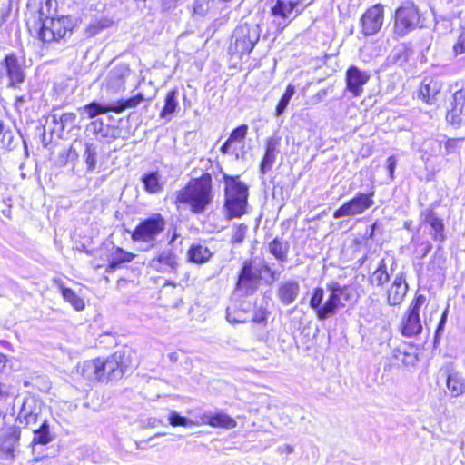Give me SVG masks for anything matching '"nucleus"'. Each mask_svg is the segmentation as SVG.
Returning a JSON list of instances; mask_svg holds the SVG:
<instances>
[{
    "instance_id": "1",
    "label": "nucleus",
    "mask_w": 465,
    "mask_h": 465,
    "mask_svg": "<svg viewBox=\"0 0 465 465\" xmlns=\"http://www.w3.org/2000/svg\"><path fill=\"white\" fill-rule=\"evenodd\" d=\"M135 351L124 346L107 357L86 360L77 366V372L88 382L114 383L122 380L134 365Z\"/></svg>"
},
{
    "instance_id": "2",
    "label": "nucleus",
    "mask_w": 465,
    "mask_h": 465,
    "mask_svg": "<svg viewBox=\"0 0 465 465\" xmlns=\"http://www.w3.org/2000/svg\"><path fill=\"white\" fill-rule=\"evenodd\" d=\"M326 288L329 296L324 302L325 293L322 287L313 289L310 299V307L320 320L333 316L339 308L345 306L346 302L351 303L357 300L356 291L351 285H341L337 282H330Z\"/></svg>"
},
{
    "instance_id": "3",
    "label": "nucleus",
    "mask_w": 465,
    "mask_h": 465,
    "mask_svg": "<svg viewBox=\"0 0 465 465\" xmlns=\"http://www.w3.org/2000/svg\"><path fill=\"white\" fill-rule=\"evenodd\" d=\"M282 271L283 267L282 269H272L262 258L248 259L243 262L239 272L234 292L242 297L252 295L258 290L263 279L262 274L268 275L265 282L272 284L279 280Z\"/></svg>"
},
{
    "instance_id": "4",
    "label": "nucleus",
    "mask_w": 465,
    "mask_h": 465,
    "mask_svg": "<svg viewBox=\"0 0 465 465\" xmlns=\"http://www.w3.org/2000/svg\"><path fill=\"white\" fill-rule=\"evenodd\" d=\"M213 199L212 176L205 173L197 179L191 180L186 186L176 193L175 204L186 205L193 213H202Z\"/></svg>"
},
{
    "instance_id": "5",
    "label": "nucleus",
    "mask_w": 465,
    "mask_h": 465,
    "mask_svg": "<svg viewBox=\"0 0 465 465\" xmlns=\"http://www.w3.org/2000/svg\"><path fill=\"white\" fill-rule=\"evenodd\" d=\"M225 217L228 220L241 218L247 213L249 187L239 176L223 174Z\"/></svg>"
},
{
    "instance_id": "6",
    "label": "nucleus",
    "mask_w": 465,
    "mask_h": 465,
    "mask_svg": "<svg viewBox=\"0 0 465 465\" xmlns=\"http://www.w3.org/2000/svg\"><path fill=\"white\" fill-rule=\"evenodd\" d=\"M262 29L257 23L243 22L232 32L229 54L242 58L248 55L260 40Z\"/></svg>"
},
{
    "instance_id": "7",
    "label": "nucleus",
    "mask_w": 465,
    "mask_h": 465,
    "mask_svg": "<svg viewBox=\"0 0 465 465\" xmlns=\"http://www.w3.org/2000/svg\"><path fill=\"white\" fill-rule=\"evenodd\" d=\"M423 27L421 15L413 2H405L395 11L393 34L404 37L417 28Z\"/></svg>"
},
{
    "instance_id": "8",
    "label": "nucleus",
    "mask_w": 465,
    "mask_h": 465,
    "mask_svg": "<svg viewBox=\"0 0 465 465\" xmlns=\"http://www.w3.org/2000/svg\"><path fill=\"white\" fill-rule=\"evenodd\" d=\"M303 10L302 0H275L270 6L272 25L282 32Z\"/></svg>"
},
{
    "instance_id": "9",
    "label": "nucleus",
    "mask_w": 465,
    "mask_h": 465,
    "mask_svg": "<svg viewBox=\"0 0 465 465\" xmlns=\"http://www.w3.org/2000/svg\"><path fill=\"white\" fill-rule=\"evenodd\" d=\"M166 222L161 213H153L142 220L131 233L134 242L150 243L153 246L156 238L164 231Z\"/></svg>"
},
{
    "instance_id": "10",
    "label": "nucleus",
    "mask_w": 465,
    "mask_h": 465,
    "mask_svg": "<svg viewBox=\"0 0 465 465\" xmlns=\"http://www.w3.org/2000/svg\"><path fill=\"white\" fill-rule=\"evenodd\" d=\"M74 28L70 16L46 17L38 31V37L44 43L59 42Z\"/></svg>"
},
{
    "instance_id": "11",
    "label": "nucleus",
    "mask_w": 465,
    "mask_h": 465,
    "mask_svg": "<svg viewBox=\"0 0 465 465\" xmlns=\"http://www.w3.org/2000/svg\"><path fill=\"white\" fill-rule=\"evenodd\" d=\"M375 191L371 189L368 193L358 192L353 198L345 202L333 213V218L340 219L346 216L362 214L374 205Z\"/></svg>"
},
{
    "instance_id": "12",
    "label": "nucleus",
    "mask_w": 465,
    "mask_h": 465,
    "mask_svg": "<svg viewBox=\"0 0 465 465\" xmlns=\"http://www.w3.org/2000/svg\"><path fill=\"white\" fill-rule=\"evenodd\" d=\"M4 77L7 79L6 86L12 89L20 88L25 82V70L15 53L6 54L0 62V79Z\"/></svg>"
},
{
    "instance_id": "13",
    "label": "nucleus",
    "mask_w": 465,
    "mask_h": 465,
    "mask_svg": "<svg viewBox=\"0 0 465 465\" xmlns=\"http://www.w3.org/2000/svg\"><path fill=\"white\" fill-rule=\"evenodd\" d=\"M384 22V6L376 4L368 8L360 19L361 32L365 36L376 35L382 27Z\"/></svg>"
},
{
    "instance_id": "14",
    "label": "nucleus",
    "mask_w": 465,
    "mask_h": 465,
    "mask_svg": "<svg viewBox=\"0 0 465 465\" xmlns=\"http://www.w3.org/2000/svg\"><path fill=\"white\" fill-rule=\"evenodd\" d=\"M439 373L445 378L446 387L452 397H460L465 393V377L454 364L442 365Z\"/></svg>"
},
{
    "instance_id": "15",
    "label": "nucleus",
    "mask_w": 465,
    "mask_h": 465,
    "mask_svg": "<svg viewBox=\"0 0 465 465\" xmlns=\"http://www.w3.org/2000/svg\"><path fill=\"white\" fill-rule=\"evenodd\" d=\"M369 80L370 74L367 71H363L356 65H351L345 74L346 90L353 97H359L363 93V86Z\"/></svg>"
},
{
    "instance_id": "16",
    "label": "nucleus",
    "mask_w": 465,
    "mask_h": 465,
    "mask_svg": "<svg viewBox=\"0 0 465 465\" xmlns=\"http://www.w3.org/2000/svg\"><path fill=\"white\" fill-rule=\"evenodd\" d=\"M149 266L161 273H175L178 268L177 255L172 249H164L150 260Z\"/></svg>"
},
{
    "instance_id": "17",
    "label": "nucleus",
    "mask_w": 465,
    "mask_h": 465,
    "mask_svg": "<svg viewBox=\"0 0 465 465\" xmlns=\"http://www.w3.org/2000/svg\"><path fill=\"white\" fill-rule=\"evenodd\" d=\"M451 107L448 110L446 120L454 126L465 122V91L459 90L453 94Z\"/></svg>"
},
{
    "instance_id": "18",
    "label": "nucleus",
    "mask_w": 465,
    "mask_h": 465,
    "mask_svg": "<svg viewBox=\"0 0 465 465\" xmlns=\"http://www.w3.org/2000/svg\"><path fill=\"white\" fill-rule=\"evenodd\" d=\"M391 358L398 366H413L418 361L417 348L411 343L401 342L392 350Z\"/></svg>"
},
{
    "instance_id": "19",
    "label": "nucleus",
    "mask_w": 465,
    "mask_h": 465,
    "mask_svg": "<svg viewBox=\"0 0 465 465\" xmlns=\"http://www.w3.org/2000/svg\"><path fill=\"white\" fill-rule=\"evenodd\" d=\"M129 74L130 69L124 64L113 68L105 79L104 86L106 90L112 93H117L124 90L126 78Z\"/></svg>"
},
{
    "instance_id": "20",
    "label": "nucleus",
    "mask_w": 465,
    "mask_h": 465,
    "mask_svg": "<svg viewBox=\"0 0 465 465\" xmlns=\"http://www.w3.org/2000/svg\"><path fill=\"white\" fill-rule=\"evenodd\" d=\"M300 283L295 279H288L279 283L277 297L285 305L292 303L300 293Z\"/></svg>"
},
{
    "instance_id": "21",
    "label": "nucleus",
    "mask_w": 465,
    "mask_h": 465,
    "mask_svg": "<svg viewBox=\"0 0 465 465\" xmlns=\"http://www.w3.org/2000/svg\"><path fill=\"white\" fill-rule=\"evenodd\" d=\"M21 430L17 426H12L0 437V452L10 458L15 456V449L19 442Z\"/></svg>"
},
{
    "instance_id": "22",
    "label": "nucleus",
    "mask_w": 465,
    "mask_h": 465,
    "mask_svg": "<svg viewBox=\"0 0 465 465\" xmlns=\"http://www.w3.org/2000/svg\"><path fill=\"white\" fill-rule=\"evenodd\" d=\"M280 143L281 138L277 136H272L266 140L265 153L260 164L262 173L264 174L272 169L279 153Z\"/></svg>"
},
{
    "instance_id": "23",
    "label": "nucleus",
    "mask_w": 465,
    "mask_h": 465,
    "mask_svg": "<svg viewBox=\"0 0 465 465\" xmlns=\"http://www.w3.org/2000/svg\"><path fill=\"white\" fill-rule=\"evenodd\" d=\"M202 423L213 428L226 430L234 429L237 426V421L232 417L222 411L204 415L202 418Z\"/></svg>"
},
{
    "instance_id": "24",
    "label": "nucleus",
    "mask_w": 465,
    "mask_h": 465,
    "mask_svg": "<svg viewBox=\"0 0 465 465\" xmlns=\"http://www.w3.org/2000/svg\"><path fill=\"white\" fill-rule=\"evenodd\" d=\"M408 290L404 277L397 275L388 290V302L391 305H397L401 302Z\"/></svg>"
},
{
    "instance_id": "25",
    "label": "nucleus",
    "mask_w": 465,
    "mask_h": 465,
    "mask_svg": "<svg viewBox=\"0 0 465 465\" xmlns=\"http://www.w3.org/2000/svg\"><path fill=\"white\" fill-rule=\"evenodd\" d=\"M78 112L81 114H86L89 119H94L98 115L107 114L109 112L115 113V108L113 103H100L91 102L83 107L78 108Z\"/></svg>"
},
{
    "instance_id": "26",
    "label": "nucleus",
    "mask_w": 465,
    "mask_h": 465,
    "mask_svg": "<svg viewBox=\"0 0 465 465\" xmlns=\"http://www.w3.org/2000/svg\"><path fill=\"white\" fill-rule=\"evenodd\" d=\"M440 90V84L437 80L431 77H425L420 84L419 97L427 104H432Z\"/></svg>"
},
{
    "instance_id": "27",
    "label": "nucleus",
    "mask_w": 465,
    "mask_h": 465,
    "mask_svg": "<svg viewBox=\"0 0 465 465\" xmlns=\"http://www.w3.org/2000/svg\"><path fill=\"white\" fill-rule=\"evenodd\" d=\"M424 223H428L433 231V239L436 242H443L445 235L443 234L444 224L442 220L432 210H427L422 213Z\"/></svg>"
},
{
    "instance_id": "28",
    "label": "nucleus",
    "mask_w": 465,
    "mask_h": 465,
    "mask_svg": "<svg viewBox=\"0 0 465 465\" xmlns=\"http://www.w3.org/2000/svg\"><path fill=\"white\" fill-rule=\"evenodd\" d=\"M54 284L60 290L63 298L68 302L75 310L80 311L84 308V302L72 289L64 286L62 279L54 278Z\"/></svg>"
},
{
    "instance_id": "29",
    "label": "nucleus",
    "mask_w": 465,
    "mask_h": 465,
    "mask_svg": "<svg viewBox=\"0 0 465 465\" xmlns=\"http://www.w3.org/2000/svg\"><path fill=\"white\" fill-rule=\"evenodd\" d=\"M178 94L179 92L177 89H173L167 93L164 99V105L159 114L161 118L165 119L168 122L171 121L172 114L176 112L179 106Z\"/></svg>"
},
{
    "instance_id": "30",
    "label": "nucleus",
    "mask_w": 465,
    "mask_h": 465,
    "mask_svg": "<svg viewBox=\"0 0 465 465\" xmlns=\"http://www.w3.org/2000/svg\"><path fill=\"white\" fill-rule=\"evenodd\" d=\"M213 253L209 248L202 244H193L188 250V260L193 263H205L212 257Z\"/></svg>"
},
{
    "instance_id": "31",
    "label": "nucleus",
    "mask_w": 465,
    "mask_h": 465,
    "mask_svg": "<svg viewBox=\"0 0 465 465\" xmlns=\"http://www.w3.org/2000/svg\"><path fill=\"white\" fill-rule=\"evenodd\" d=\"M20 135L17 134L10 126L5 125L0 132V146L7 150H13L17 146Z\"/></svg>"
},
{
    "instance_id": "32",
    "label": "nucleus",
    "mask_w": 465,
    "mask_h": 465,
    "mask_svg": "<svg viewBox=\"0 0 465 465\" xmlns=\"http://www.w3.org/2000/svg\"><path fill=\"white\" fill-rule=\"evenodd\" d=\"M33 444L46 445L53 440L48 421L44 420L38 429L33 430Z\"/></svg>"
},
{
    "instance_id": "33",
    "label": "nucleus",
    "mask_w": 465,
    "mask_h": 465,
    "mask_svg": "<svg viewBox=\"0 0 465 465\" xmlns=\"http://www.w3.org/2000/svg\"><path fill=\"white\" fill-rule=\"evenodd\" d=\"M83 158L86 164V171L88 173H94L97 167L98 162L97 146L94 143H86Z\"/></svg>"
},
{
    "instance_id": "34",
    "label": "nucleus",
    "mask_w": 465,
    "mask_h": 465,
    "mask_svg": "<svg viewBox=\"0 0 465 465\" xmlns=\"http://www.w3.org/2000/svg\"><path fill=\"white\" fill-rule=\"evenodd\" d=\"M142 182L146 192L157 193L163 190L160 183V175L157 172H150L143 175Z\"/></svg>"
},
{
    "instance_id": "35",
    "label": "nucleus",
    "mask_w": 465,
    "mask_h": 465,
    "mask_svg": "<svg viewBox=\"0 0 465 465\" xmlns=\"http://www.w3.org/2000/svg\"><path fill=\"white\" fill-rule=\"evenodd\" d=\"M289 246L287 242H283L275 238L269 243L270 252L280 262L287 261Z\"/></svg>"
},
{
    "instance_id": "36",
    "label": "nucleus",
    "mask_w": 465,
    "mask_h": 465,
    "mask_svg": "<svg viewBox=\"0 0 465 465\" xmlns=\"http://www.w3.org/2000/svg\"><path fill=\"white\" fill-rule=\"evenodd\" d=\"M145 98L143 94L139 93L128 99L125 100H118L114 102V105L115 108V114H121L125 109L134 108L138 106Z\"/></svg>"
},
{
    "instance_id": "37",
    "label": "nucleus",
    "mask_w": 465,
    "mask_h": 465,
    "mask_svg": "<svg viewBox=\"0 0 465 465\" xmlns=\"http://www.w3.org/2000/svg\"><path fill=\"white\" fill-rule=\"evenodd\" d=\"M295 94V86L292 84H289L286 87V90L282 96L281 97L280 101L278 102L276 108H275V115L281 116L286 110V108L289 105V103L292 96Z\"/></svg>"
},
{
    "instance_id": "38",
    "label": "nucleus",
    "mask_w": 465,
    "mask_h": 465,
    "mask_svg": "<svg viewBox=\"0 0 465 465\" xmlns=\"http://www.w3.org/2000/svg\"><path fill=\"white\" fill-rule=\"evenodd\" d=\"M134 258V255L133 253L125 252L121 248H117L111 255L109 266L110 268L114 269L121 263L132 262Z\"/></svg>"
},
{
    "instance_id": "39",
    "label": "nucleus",
    "mask_w": 465,
    "mask_h": 465,
    "mask_svg": "<svg viewBox=\"0 0 465 465\" xmlns=\"http://www.w3.org/2000/svg\"><path fill=\"white\" fill-rule=\"evenodd\" d=\"M390 279L389 273L387 272V267L384 260H381L378 268L371 276V284H376L377 286H381L385 282H387Z\"/></svg>"
},
{
    "instance_id": "40",
    "label": "nucleus",
    "mask_w": 465,
    "mask_h": 465,
    "mask_svg": "<svg viewBox=\"0 0 465 465\" xmlns=\"http://www.w3.org/2000/svg\"><path fill=\"white\" fill-rule=\"evenodd\" d=\"M426 297L422 294H418L409 308V315L407 320H420V310L424 305Z\"/></svg>"
},
{
    "instance_id": "41",
    "label": "nucleus",
    "mask_w": 465,
    "mask_h": 465,
    "mask_svg": "<svg viewBox=\"0 0 465 465\" xmlns=\"http://www.w3.org/2000/svg\"><path fill=\"white\" fill-rule=\"evenodd\" d=\"M422 331L420 322H402L401 332L406 337H413L420 334Z\"/></svg>"
},
{
    "instance_id": "42",
    "label": "nucleus",
    "mask_w": 465,
    "mask_h": 465,
    "mask_svg": "<svg viewBox=\"0 0 465 465\" xmlns=\"http://www.w3.org/2000/svg\"><path fill=\"white\" fill-rule=\"evenodd\" d=\"M76 121L74 113H64L59 116V130L57 136L60 137L66 128H72Z\"/></svg>"
},
{
    "instance_id": "43",
    "label": "nucleus",
    "mask_w": 465,
    "mask_h": 465,
    "mask_svg": "<svg viewBox=\"0 0 465 465\" xmlns=\"http://www.w3.org/2000/svg\"><path fill=\"white\" fill-rule=\"evenodd\" d=\"M110 21L107 19H95L93 20L88 27L86 28V35L88 36H94L98 33H100L102 30L109 27Z\"/></svg>"
},
{
    "instance_id": "44",
    "label": "nucleus",
    "mask_w": 465,
    "mask_h": 465,
    "mask_svg": "<svg viewBox=\"0 0 465 465\" xmlns=\"http://www.w3.org/2000/svg\"><path fill=\"white\" fill-rule=\"evenodd\" d=\"M168 421H169V424L172 427H184V428H187V427H191L193 425V421L192 420H190L188 418H186L184 416H181L176 411H172L169 414Z\"/></svg>"
},
{
    "instance_id": "45",
    "label": "nucleus",
    "mask_w": 465,
    "mask_h": 465,
    "mask_svg": "<svg viewBox=\"0 0 465 465\" xmlns=\"http://www.w3.org/2000/svg\"><path fill=\"white\" fill-rule=\"evenodd\" d=\"M248 226L241 223L233 226L231 242L232 243H242L246 236Z\"/></svg>"
},
{
    "instance_id": "46",
    "label": "nucleus",
    "mask_w": 465,
    "mask_h": 465,
    "mask_svg": "<svg viewBox=\"0 0 465 465\" xmlns=\"http://www.w3.org/2000/svg\"><path fill=\"white\" fill-rule=\"evenodd\" d=\"M87 128L93 133V134L96 135L97 137L104 138L107 135V127H105L102 120L97 119L92 121L88 124Z\"/></svg>"
},
{
    "instance_id": "47",
    "label": "nucleus",
    "mask_w": 465,
    "mask_h": 465,
    "mask_svg": "<svg viewBox=\"0 0 465 465\" xmlns=\"http://www.w3.org/2000/svg\"><path fill=\"white\" fill-rule=\"evenodd\" d=\"M248 132V125L242 124L236 128H234L229 138L227 139L232 144L233 143L242 142L245 139Z\"/></svg>"
},
{
    "instance_id": "48",
    "label": "nucleus",
    "mask_w": 465,
    "mask_h": 465,
    "mask_svg": "<svg viewBox=\"0 0 465 465\" xmlns=\"http://www.w3.org/2000/svg\"><path fill=\"white\" fill-rule=\"evenodd\" d=\"M455 56L465 54V27L460 28L459 36L453 45Z\"/></svg>"
},
{
    "instance_id": "49",
    "label": "nucleus",
    "mask_w": 465,
    "mask_h": 465,
    "mask_svg": "<svg viewBox=\"0 0 465 465\" xmlns=\"http://www.w3.org/2000/svg\"><path fill=\"white\" fill-rule=\"evenodd\" d=\"M32 100V94L27 92L24 94L17 95L15 99V107L21 112L25 109V105Z\"/></svg>"
},
{
    "instance_id": "50",
    "label": "nucleus",
    "mask_w": 465,
    "mask_h": 465,
    "mask_svg": "<svg viewBox=\"0 0 465 465\" xmlns=\"http://www.w3.org/2000/svg\"><path fill=\"white\" fill-rule=\"evenodd\" d=\"M38 416L39 414L37 412L29 411L24 415L21 422L24 423L25 428H33L38 422Z\"/></svg>"
},
{
    "instance_id": "51",
    "label": "nucleus",
    "mask_w": 465,
    "mask_h": 465,
    "mask_svg": "<svg viewBox=\"0 0 465 465\" xmlns=\"http://www.w3.org/2000/svg\"><path fill=\"white\" fill-rule=\"evenodd\" d=\"M387 170L389 172V175L391 180L394 178V172L397 165V159L395 156H390L388 157L386 161Z\"/></svg>"
},
{
    "instance_id": "52",
    "label": "nucleus",
    "mask_w": 465,
    "mask_h": 465,
    "mask_svg": "<svg viewBox=\"0 0 465 465\" xmlns=\"http://www.w3.org/2000/svg\"><path fill=\"white\" fill-rule=\"evenodd\" d=\"M457 152V140L448 139L445 143V154H450Z\"/></svg>"
},
{
    "instance_id": "53",
    "label": "nucleus",
    "mask_w": 465,
    "mask_h": 465,
    "mask_svg": "<svg viewBox=\"0 0 465 465\" xmlns=\"http://www.w3.org/2000/svg\"><path fill=\"white\" fill-rule=\"evenodd\" d=\"M231 146H232V143L228 140H226L224 142V143L221 146L220 150H221L222 153H223V154L229 153Z\"/></svg>"
},
{
    "instance_id": "54",
    "label": "nucleus",
    "mask_w": 465,
    "mask_h": 465,
    "mask_svg": "<svg viewBox=\"0 0 465 465\" xmlns=\"http://www.w3.org/2000/svg\"><path fill=\"white\" fill-rule=\"evenodd\" d=\"M180 237V234L177 232L176 229L173 230V233L170 236L168 244L173 245L176 242V240Z\"/></svg>"
},
{
    "instance_id": "55",
    "label": "nucleus",
    "mask_w": 465,
    "mask_h": 465,
    "mask_svg": "<svg viewBox=\"0 0 465 465\" xmlns=\"http://www.w3.org/2000/svg\"><path fill=\"white\" fill-rule=\"evenodd\" d=\"M446 322H439L438 327L435 331V341L440 338V331L443 329V326Z\"/></svg>"
},
{
    "instance_id": "56",
    "label": "nucleus",
    "mask_w": 465,
    "mask_h": 465,
    "mask_svg": "<svg viewBox=\"0 0 465 465\" xmlns=\"http://www.w3.org/2000/svg\"><path fill=\"white\" fill-rule=\"evenodd\" d=\"M8 395H9V392L5 389V384L0 383V398H6V397H8Z\"/></svg>"
},
{
    "instance_id": "57",
    "label": "nucleus",
    "mask_w": 465,
    "mask_h": 465,
    "mask_svg": "<svg viewBox=\"0 0 465 465\" xmlns=\"http://www.w3.org/2000/svg\"><path fill=\"white\" fill-rule=\"evenodd\" d=\"M199 0H195L194 2V13H203L204 11V9L203 8V6L199 4Z\"/></svg>"
},
{
    "instance_id": "58",
    "label": "nucleus",
    "mask_w": 465,
    "mask_h": 465,
    "mask_svg": "<svg viewBox=\"0 0 465 465\" xmlns=\"http://www.w3.org/2000/svg\"><path fill=\"white\" fill-rule=\"evenodd\" d=\"M377 226H378V223H377V222H376V223H374L371 226V228H370V232H367V233H368V237H369V238H373V236H374V232H375V230H376Z\"/></svg>"
},
{
    "instance_id": "59",
    "label": "nucleus",
    "mask_w": 465,
    "mask_h": 465,
    "mask_svg": "<svg viewBox=\"0 0 465 465\" xmlns=\"http://www.w3.org/2000/svg\"><path fill=\"white\" fill-rule=\"evenodd\" d=\"M377 226H378V223H377V222H376V223H374L371 226V228H370V232H367V233H368V237H369V238H373V236H374V232H375V230H376Z\"/></svg>"
},
{
    "instance_id": "60",
    "label": "nucleus",
    "mask_w": 465,
    "mask_h": 465,
    "mask_svg": "<svg viewBox=\"0 0 465 465\" xmlns=\"http://www.w3.org/2000/svg\"><path fill=\"white\" fill-rule=\"evenodd\" d=\"M59 116L56 114L51 115L53 124L59 129Z\"/></svg>"
},
{
    "instance_id": "61",
    "label": "nucleus",
    "mask_w": 465,
    "mask_h": 465,
    "mask_svg": "<svg viewBox=\"0 0 465 465\" xmlns=\"http://www.w3.org/2000/svg\"><path fill=\"white\" fill-rule=\"evenodd\" d=\"M6 361H7V360H6L5 355L0 353V365L5 366Z\"/></svg>"
},
{
    "instance_id": "62",
    "label": "nucleus",
    "mask_w": 465,
    "mask_h": 465,
    "mask_svg": "<svg viewBox=\"0 0 465 465\" xmlns=\"http://www.w3.org/2000/svg\"><path fill=\"white\" fill-rule=\"evenodd\" d=\"M446 318H447V312H446V311H444V312H442L441 317H440V320L444 321V320H446Z\"/></svg>"
},
{
    "instance_id": "63",
    "label": "nucleus",
    "mask_w": 465,
    "mask_h": 465,
    "mask_svg": "<svg viewBox=\"0 0 465 465\" xmlns=\"http://www.w3.org/2000/svg\"><path fill=\"white\" fill-rule=\"evenodd\" d=\"M5 126L4 123L0 120V132L3 130V128Z\"/></svg>"
},
{
    "instance_id": "64",
    "label": "nucleus",
    "mask_w": 465,
    "mask_h": 465,
    "mask_svg": "<svg viewBox=\"0 0 465 465\" xmlns=\"http://www.w3.org/2000/svg\"><path fill=\"white\" fill-rule=\"evenodd\" d=\"M326 94V92L324 90L321 91L318 95H322L324 96Z\"/></svg>"
}]
</instances>
